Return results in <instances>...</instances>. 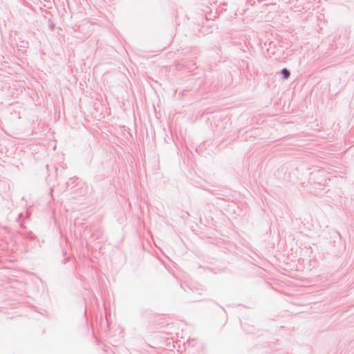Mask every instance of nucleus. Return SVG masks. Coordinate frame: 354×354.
Listing matches in <instances>:
<instances>
[{"mask_svg": "<svg viewBox=\"0 0 354 354\" xmlns=\"http://www.w3.org/2000/svg\"><path fill=\"white\" fill-rule=\"evenodd\" d=\"M282 73L283 74L285 78H288L290 76L289 71L286 68L282 70Z\"/></svg>", "mask_w": 354, "mask_h": 354, "instance_id": "obj_1", "label": "nucleus"}]
</instances>
